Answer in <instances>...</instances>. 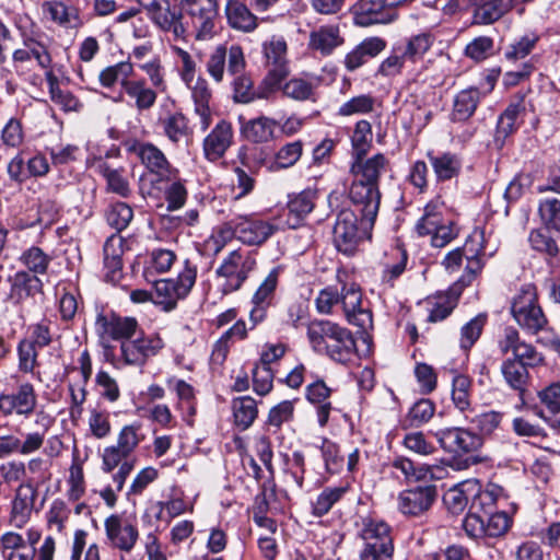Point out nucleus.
Masks as SVG:
<instances>
[{
    "label": "nucleus",
    "mask_w": 560,
    "mask_h": 560,
    "mask_svg": "<svg viewBox=\"0 0 560 560\" xmlns=\"http://www.w3.org/2000/svg\"><path fill=\"white\" fill-rule=\"evenodd\" d=\"M133 218L132 208L125 202H116L106 211L107 223L117 232L125 230Z\"/></svg>",
    "instance_id": "6e6d98bb"
},
{
    "label": "nucleus",
    "mask_w": 560,
    "mask_h": 560,
    "mask_svg": "<svg viewBox=\"0 0 560 560\" xmlns=\"http://www.w3.org/2000/svg\"><path fill=\"white\" fill-rule=\"evenodd\" d=\"M340 303L349 324L366 329L372 326V313L362 305V292L354 283H343L340 291Z\"/></svg>",
    "instance_id": "ddd939ff"
},
{
    "label": "nucleus",
    "mask_w": 560,
    "mask_h": 560,
    "mask_svg": "<svg viewBox=\"0 0 560 560\" xmlns=\"http://www.w3.org/2000/svg\"><path fill=\"white\" fill-rule=\"evenodd\" d=\"M538 214L542 224L548 230L560 233V200L557 198H545L538 203Z\"/></svg>",
    "instance_id": "864d4df0"
},
{
    "label": "nucleus",
    "mask_w": 560,
    "mask_h": 560,
    "mask_svg": "<svg viewBox=\"0 0 560 560\" xmlns=\"http://www.w3.org/2000/svg\"><path fill=\"white\" fill-rule=\"evenodd\" d=\"M125 96L131 107L138 113H143L150 110L155 105L158 92L148 85L145 79H136L133 75L118 96L114 98V102H122Z\"/></svg>",
    "instance_id": "f3484780"
},
{
    "label": "nucleus",
    "mask_w": 560,
    "mask_h": 560,
    "mask_svg": "<svg viewBox=\"0 0 560 560\" xmlns=\"http://www.w3.org/2000/svg\"><path fill=\"white\" fill-rule=\"evenodd\" d=\"M225 68L228 73L234 77L232 86L233 98L236 103L247 104L256 98H266L272 92L266 89L264 82L258 91H255L253 80L244 73L246 60L241 46L228 47L221 44L210 51L206 69L214 82L221 83L224 80Z\"/></svg>",
    "instance_id": "f03ea898"
},
{
    "label": "nucleus",
    "mask_w": 560,
    "mask_h": 560,
    "mask_svg": "<svg viewBox=\"0 0 560 560\" xmlns=\"http://www.w3.org/2000/svg\"><path fill=\"white\" fill-rule=\"evenodd\" d=\"M476 243L477 248H468L466 254L467 265L464 275L458 280V285L462 288L469 285L472 280L479 275L483 268L481 257L485 255L483 246V232L476 231L469 238V245Z\"/></svg>",
    "instance_id": "cd10ccee"
},
{
    "label": "nucleus",
    "mask_w": 560,
    "mask_h": 560,
    "mask_svg": "<svg viewBox=\"0 0 560 560\" xmlns=\"http://www.w3.org/2000/svg\"><path fill=\"white\" fill-rule=\"evenodd\" d=\"M486 317L478 315L466 323L460 329L459 347L464 351H468L480 338Z\"/></svg>",
    "instance_id": "680f3d73"
},
{
    "label": "nucleus",
    "mask_w": 560,
    "mask_h": 560,
    "mask_svg": "<svg viewBox=\"0 0 560 560\" xmlns=\"http://www.w3.org/2000/svg\"><path fill=\"white\" fill-rule=\"evenodd\" d=\"M481 100V93L477 88H468L459 91L453 102L452 120L465 121L476 112Z\"/></svg>",
    "instance_id": "72a5a7b5"
},
{
    "label": "nucleus",
    "mask_w": 560,
    "mask_h": 560,
    "mask_svg": "<svg viewBox=\"0 0 560 560\" xmlns=\"http://www.w3.org/2000/svg\"><path fill=\"white\" fill-rule=\"evenodd\" d=\"M441 447L455 454L470 453L481 446L479 435L460 428H447L433 432Z\"/></svg>",
    "instance_id": "2eb2a0df"
},
{
    "label": "nucleus",
    "mask_w": 560,
    "mask_h": 560,
    "mask_svg": "<svg viewBox=\"0 0 560 560\" xmlns=\"http://www.w3.org/2000/svg\"><path fill=\"white\" fill-rule=\"evenodd\" d=\"M180 12L183 21L188 23L187 33L191 32L197 40L211 39L215 34L219 20L217 0H173Z\"/></svg>",
    "instance_id": "7ed1b4c3"
},
{
    "label": "nucleus",
    "mask_w": 560,
    "mask_h": 560,
    "mask_svg": "<svg viewBox=\"0 0 560 560\" xmlns=\"http://www.w3.org/2000/svg\"><path fill=\"white\" fill-rule=\"evenodd\" d=\"M231 222L238 240L247 245H260L277 231L273 224L253 217H238Z\"/></svg>",
    "instance_id": "a211bd4d"
},
{
    "label": "nucleus",
    "mask_w": 560,
    "mask_h": 560,
    "mask_svg": "<svg viewBox=\"0 0 560 560\" xmlns=\"http://www.w3.org/2000/svg\"><path fill=\"white\" fill-rule=\"evenodd\" d=\"M466 488L472 490L469 510L486 515L491 514L495 508L497 501L503 495V488L489 483L485 489L476 480H467Z\"/></svg>",
    "instance_id": "412c9836"
},
{
    "label": "nucleus",
    "mask_w": 560,
    "mask_h": 560,
    "mask_svg": "<svg viewBox=\"0 0 560 560\" xmlns=\"http://www.w3.org/2000/svg\"><path fill=\"white\" fill-rule=\"evenodd\" d=\"M247 337V327L244 320H237L230 327L221 338L214 343L212 349V360L217 363H222L230 351L233 340H243Z\"/></svg>",
    "instance_id": "a19ab883"
},
{
    "label": "nucleus",
    "mask_w": 560,
    "mask_h": 560,
    "mask_svg": "<svg viewBox=\"0 0 560 560\" xmlns=\"http://www.w3.org/2000/svg\"><path fill=\"white\" fill-rule=\"evenodd\" d=\"M124 240L115 233L110 235L103 248L104 254V268L106 269V279L108 281H117L120 278L122 268V254H124Z\"/></svg>",
    "instance_id": "c756f323"
},
{
    "label": "nucleus",
    "mask_w": 560,
    "mask_h": 560,
    "mask_svg": "<svg viewBox=\"0 0 560 560\" xmlns=\"http://www.w3.org/2000/svg\"><path fill=\"white\" fill-rule=\"evenodd\" d=\"M375 98L370 94H360L340 105L337 114L342 117L365 115L374 110Z\"/></svg>",
    "instance_id": "3c124183"
},
{
    "label": "nucleus",
    "mask_w": 560,
    "mask_h": 560,
    "mask_svg": "<svg viewBox=\"0 0 560 560\" xmlns=\"http://www.w3.org/2000/svg\"><path fill=\"white\" fill-rule=\"evenodd\" d=\"M264 54L270 67L264 84L268 91H276L289 74L285 40L281 37H272L264 44Z\"/></svg>",
    "instance_id": "9b49d317"
},
{
    "label": "nucleus",
    "mask_w": 560,
    "mask_h": 560,
    "mask_svg": "<svg viewBox=\"0 0 560 560\" xmlns=\"http://www.w3.org/2000/svg\"><path fill=\"white\" fill-rule=\"evenodd\" d=\"M510 11L505 0H480L474 10V24L488 25L500 20Z\"/></svg>",
    "instance_id": "e433bc0d"
},
{
    "label": "nucleus",
    "mask_w": 560,
    "mask_h": 560,
    "mask_svg": "<svg viewBox=\"0 0 560 560\" xmlns=\"http://www.w3.org/2000/svg\"><path fill=\"white\" fill-rule=\"evenodd\" d=\"M124 463H133L135 459L131 455L119 448L116 444L109 445L104 448L102 454V469L105 472H110L115 468L120 467Z\"/></svg>",
    "instance_id": "0e129e2a"
},
{
    "label": "nucleus",
    "mask_w": 560,
    "mask_h": 560,
    "mask_svg": "<svg viewBox=\"0 0 560 560\" xmlns=\"http://www.w3.org/2000/svg\"><path fill=\"white\" fill-rule=\"evenodd\" d=\"M358 212L361 215L360 221L354 210L341 209L332 229L334 244L338 252L346 255H352L355 252L360 241L373 225V223L369 226L363 224L362 213Z\"/></svg>",
    "instance_id": "423d86ee"
},
{
    "label": "nucleus",
    "mask_w": 560,
    "mask_h": 560,
    "mask_svg": "<svg viewBox=\"0 0 560 560\" xmlns=\"http://www.w3.org/2000/svg\"><path fill=\"white\" fill-rule=\"evenodd\" d=\"M133 75V65L129 61H120L104 68L98 74V80L104 88H113L119 83L122 90Z\"/></svg>",
    "instance_id": "79ce46f5"
},
{
    "label": "nucleus",
    "mask_w": 560,
    "mask_h": 560,
    "mask_svg": "<svg viewBox=\"0 0 560 560\" xmlns=\"http://www.w3.org/2000/svg\"><path fill=\"white\" fill-rule=\"evenodd\" d=\"M36 498V489L30 485H21L18 490L15 498L12 502V510H11V523L15 527H23L31 515L34 501Z\"/></svg>",
    "instance_id": "c85d7f7f"
},
{
    "label": "nucleus",
    "mask_w": 560,
    "mask_h": 560,
    "mask_svg": "<svg viewBox=\"0 0 560 560\" xmlns=\"http://www.w3.org/2000/svg\"><path fill=\"white\" fill-rule=\"evenodd\" d=\"M322 354L337 363L351 362L357 357V343L352 332L340 326Z\"/></svg>",
    "instance_id": "4be33fe9"
},
{
    "label": "nucleus",
    "mask_w": 560,
    "mask_h": 560,
    "mask_svg": "<svg viewBox=\"0 0 560 560\" xmlns=\"http://www.w3.org/2000/svg\"><path fill=\"white\" fill-rule=\"evenodd\" d=\"M280 267H275L260 283L252 298V303H261V305H271L276 288L278 285Z\"/></svg>",
    "instance_id": "5fc2aeb1"
},
{
    "label": "nucleus",
    "mask_w": 560,
    "mask_h": 560,
    "mask_svg": "<svg viewBox=\"0 0 560 560\" xmlns=\"http://www.w3.org/2000/svg\"><path fill=\"white\" fill-rule=\"evenodd\" d=\"M197 269L186 261L184 269L176 279H161L154 283V303L170 312L175 308L177 301L184 299L196 282Z\"/></svg>",
    "instance_id": "0eeeda50"
},
{
    "label": "nucleus",
    "mask_w": 560,
    "mask_h": 560,
    "mask_svg": "<svg viewBox=\"0 0 560 560\" xmlns=\"http://www.w3.org/2000/svg\"><path fill=\"white\" fill-rule=\"evenodd\" d=\"M256 255L254 252L238 247L231 250L215 270L219 278L226 280L225 291L238 290L256 268Z\"/></svg>",
    "instance_id": "6e6552de"
},
{
    "label": "nucleus",
    "mask_w": 560,
    "mask_h": 560,
    "mask_svg": "<svg viewBox=\"0 0 560 560\" xmlns=\"http://www.w3.org/2000/svg\"><path fill=\"white\" fill-rule=\"evenodd\" d=\"M343 44L339 27L334 25L320 26L310 35V47L319 51L323 56H328L332 50Z\"/></svg>",
    "instance_id": "473e14b6"
},
{
    "label": "nucleus",
    "mask_w": 560,
    "mask_h": 560,
    "mask_svg": "<svg viewBox=\"0 0 560 560\" xmlns=\"http://www.w3.org/2000/svg\"><path fill=\"white\" fill-rule=\"evenodd\" d=\"M232 410L235 424L243 430L248 429L258 415L257 402L250 396L234 398Z\"/></svg>",
    "instance_id": "37998d69"
},
{
    "label": "nucleus",
    "mask_w": 560,
    "mask_h": 560,
    "mask_svg": "<svg viewBox=\"0 0 560 560\" xmlns=\"http://www.w3.org/2000/svg\"><path fill=\"white\" fill-rule=\"evenodd\" d=\"M233 130L230 122L221 120L203 140L205 156L209 161L221 159L232 143Z\"/></svg>",
    "instance_id": "5701e85b"
},
{
    "label": "nucleus",
    "mask_w": 560,
    "mask_h": 560,
    "mask_svg": "<svg viewBox=\"0 0 560 560\" xmlns=\"http://www.w3.org/2000/svg\"><path fill=\"white\" fill-rule=\"evenodd\" d=\"M164 348L158 334L137 335L120 343V358L126 365L142 366Z\"/></svg>",
    "instance_id": "1a4fd4ad"
},
{
    "label": "nucleus",
    "mask_w": 560,
    "mask_h": 560,
    "mask_svg": "<svg viewBox=\"0 0 560 560\" xmlns=\"http://www.w3.org/2000/svg\"><path fill=\"white\" fill-rule=\"evenodd\" d=\"M401 48L405 59L410 63L421 60L433 44V37L428 33L415 35L406 42L396 43Z\"/></svg>",
    "instance_id": "c03bdc74"
},
{
    "label": "nucleus",
    "mask_w": 560,
    "mask_h": 560,
    "mask_svg": "<svg viewBox=\"0 0 560 560\" xmlns=\"http://www.w3.org/2000/svg\"><path fill=\"white\" fill-rule=\"evenodd\" d=\"M315 207V192L303 190L290 198L288 202L287 225L290 229H296L302 221L313 211Z\"/></svg>",
    "instance_id": "2f4dec72"
},
{
    "label": "nucleus",
    "mask_w": 560,
    "mask_h": 560,
    "mask_svg": "<svg viewBox=\"0 0 560 560\" xmlns=\"http://www.w3.org/2000/svg\"><path fill=\"white\" fill-rule=\"evenodd\" d=\"M429 160L438 180H450L456 177L462 168L459 156L451 152L429 154Z\"/></svg>",
    "instance_id": "ea45409f"
},
{
    "label": "nucleus",
    "mask_w": 560,
    "mask_h": 560,
    "mask_svg": "<svg viewBox=\"0 0 560 560\" xmlns=\"http://www.w3.org/2000/svg\"><path fill=\"white\" fill-rule=\"evenodd\" d=\"M502 375L508 385L518 392H523L527 385L529 374L528 368L517 360L506 359L501 365Z\"/></svg>",
    "instance_id": "de8ad7c7"
},
{
    "label": "nucleus",
    "mask_w": 560,
    "mask_h": 560,
    "mask_svg": "<svg viewBox=\"0 0 560 560\" xmlns=\"http://www.w3.org/2000/svg\"><path fill=\"white\" fill-rule=\"evenodd\" d=\"M439 206L436 203H429L424 208L423 215L416 224L418 235H431L443 223Z\"/></svg>",
    "instance_id": "13d9d810"
},
{
    "label": "nucleus",
    "mask_w": 560,
    "mask_h": 560,
    "mask_svg": "<svg viewBox=\"0 0 560 560\" xmlns=\"http://www.w3.org/2000/svg\"><path fill=\"white\" fill-rule=\"evenodd\" d=\"M364 547L361 560H393L394 545L389 526L380 520H365L360 534Z\"/></svg>",
    "instance_id": "39448f33"
},
{
    "label": "nucleus",
    "mask_w": 560,
    "mask_h": 560,
    "mask_svg": "<svg viewBox=\"0 0 560 560\" xmlns=\"http://www.w3.org/2000/svg\"><path fill=\"white\" fill-rule=\"evenodd\" d=\"M303 144L300 140L284 144L276 154L272 170L289 168L301 158Z\"/></svg>",
    "instance_id": "e2e57ef3"
},
{
    "label": "nucleus",
    "mask_w": 560,
    "mask_h": 560,
    "mask_svg": "<svg viewBox=\"0 0 560 560\" xmlns=\"http://www.w3.org/2000/svg\"><path fill=\"white\" fill-rule=\"evenodd\" d=\"M21 261L30 271L44 275L48 268L50 258L39 247L33 246L22 254Z\"/></svg>",
    "instance_id": "69168bd1"
},
{
    "label": "nucleus",
    "mask_w": 560,
    "mask_h": 560,
    "mask_svg": "<svg viewBox=\"0 0 560 560\" xmlns=\"http://www.w3.org/2000/svg\"><path fill=\"white\" fill-rule=\"evenodd\" d=\"M138 155L147 170L159 180L170 179L172 167L164 153L152 143L140 144Z\"/></svg>",
    "instance_id": "a878e982"
},
{
    "label": "nucleus",
    "mask_w": 560,
    "mask_h": 560,
    "mask_svg": "<svg viewBox=\"0 0 560 560\" xmlns=\"http://www.w3.org/2000/svg\"><path fill=\"white\" fill-rule=\"evenodd\" d=\"M281 90L283 94L294 101H315L316 84L313 81L303 78H292L276 90Z\"/></svg>",
    "instance_id": "a18cd8bd"
},
{
    "label": "nucleus",
    "mask_w": 560,
    "mask_h": 560,
    "mask_svg": "<svg viewBox=\"0 0 560 560\" xmlns=\"http://www.w3.org/2000/svg\"><path fill=\"white\" fill-rule=\"evenodd\" d=\"M471 380L463 374H457L452 382V400L455 407L465 412L470 409Z\"/></svg>",
    "instance_id": "8fccbe9b"
},
{
    "label": "nucleus",
    "mask_w": 560,
    "mask_h": 560,
    "mask_svg": "<svg viewBox=\"0 0 560 560\" xmlns=\"http://www.w3.org/2000/svg\"><path fill=\"white\" fill-rule=\"evenodd\" d=\"M511 313L523 329L533 334L542 330L548 324L538 303L536 288L532 284L523 287L513 298Z\"/></svg>",
    "instance_id": "20e7f679"
},
{
    "label": "nucleus",
    "mask_w": 560,
    "mask_h": 560,
    "mask_svg": "<svg viewBox=\"0 0 560 560\" xmlns=\"http://www.w3.org/2000/svg\"><path fill=\"white\" fill-rule=\"evenodd\" d=\"M36 395L32 384H21L16 393L0 396V411L4 416L13 412L20 416L31 415L36 407Z\"/></svg>",
    "instance_id": "6ab92c4d"
},
{
    "label": "nucleus",
    "mask_w": 560,
    "mask_h": 560,
    "mask_svg": "<svg viewBox=\"0 0 560 560\" xmlns=\"http://www.w3.org/2000/svg\"><path fill=\"white\" fill-rule=\"evenodd\" d=\"M279 124L269 117L259 116L242 122V135L253 143H266L275 138V129Z\"/></svg>",
    "instance_id": "7c9ffc66"
},
{
    "label": "nucleus",
    "mask_w": 560,
    "mask_h": 560,
    "mask_svg": "<svg viewBox=\"0 0 560 560\" xmlns=\"http://www.w3.org/2000/svg\"><path fill=\"white\" fill-rule=\"evenodd\" d=\"M408 63L409 61L405 59L401 48L395 44L392 47L389 56L381 62L377 73L383 77L392 78L401 73L402 69Z\"/></svg>",
    "instance_id": "bf43d9fd"
},
{
    "label": "nucleus",
    "mask_w": 560,
    "mask_h": 560,
    "mask_svg": "<svg viewBox=\"0 0 560 560\" xmlns=\"http://www.w3.org/2000/svg\"><path fill=\"white\" fill-rule=\"evenodd\" d=\"M235 236L231 221L217 226L202 244L203 254L209 257L218 256Z\"/></svg>",
    "instance_id": "58836bf2"
},
{
    "label": "nucleus",
    "mask_w": 560,
    "mask_h": 560,
    "mask_svg": "<svg viewBox=\"0 0 560 560\" xmlns=\"http://www.w3.org/2000/svg\"><path fill=\"white\" fill-rule=\"evenodd\" d=\"M355 25L387 24L397 19L394 9H387L382 0H359L352 8Z\"/></svg>",
    "instance_id": "dca6fc26"
},
{
    "label": "nucleus",
    "mask_w": 560,
    "mask_h": 560,
    "mask_svg": "<svg viewBox=\"0 0 560 560\" xmlns=\"http://www.w3.org/2000/svg\"><path fill=\"white\" fill-rule=\"evenodd\" d=\"M435 406L430 399H420L410 408L407 420L411 427L427 423L434 415Z\"/></svg>",
    "instance_id": "774afa93"
},
{
    "label": "nucleus",
    "mask_w": 560,
    "mask_h": 560,
    "mask_svg": "<svg viewBox=\"0 0 560 560\" xmlns=\"http://www.w3.org/2000/svg\"><path fill=\"white\" fill-rule=\"evenodd\" d=\"M96 326L102 335H106L114 340H124L133 338L139 329L138 322L133 317H121L116 314H100L96 318Z\"/></svg>",
    "instance_id": "aec40b11"
},
{
    "label": "nucleus",
    "mask_w": 560,
    "mask_h": 560,
    "mask_svg": "<svg viewBox=\"0 0 560 560\" xmlns=\"http://www.w3.org/2000/svg\"><path fill=\"white\" fill-rule=\"evenodd\" d=\"M402 445L410 452L420 455L429 456L436 452L434 444L429 441L425 434L421 431H411L405 434Z\"/></svg>",
    "instance_id": "052dcab7"
},
{
    "label": "nucleus",
    "mask_w": 560,
    "mask_h": 560,
    "mask_svg": "<svg viewBox=\"0 0 560 560\" xmlns=\"http://www.w3.org/2000/svg\"><path fill=\"white\" fill-rule=\"evenodd\" d=\"M151 21L161 30L171 32L176 38H183L188 23L183 21L180 12L171 9L166 0H137Z\"/></svg>",
    "instance_id": "9d476101"
},
{
    "label": "nucleus",
    "mask_w": 560,
    "mask_h": 560,
    "mask_svg": "<svg viewBox=\"0 0 560 560\" xmlns=\"http://www.w3.org/2000/svg\"><path fill=\"white\" fill-rule=\"evenodd\" d=\"M386 48V40L373 36L363 39L345 57V67L348 71H354L363 66L369 59L375 58Z\"/></svg>",
    "instance_id": "393cba45"
},
{
    "label": "nucleus",
    "mask_w": 560,
    "mask_h": 560,
    "mask_svg": "<svg viewBox=\"0 0 560 560\" xmlns=\"http://www.w3.org/2000/svg\"><path fill=\"white\" fill-rule=\"evenodd\" d=\"M108 545L124 552H130L139 539L138 527L118 514H112L104 521Z\"/></svg>",
    "instance_id": "f8f14e48"
},
{
    "label": "nucleus",
    "mask_w": 560,
    "mask_h": 560,
    "mask_svg": "<svg viewBox=\"0 0 560 560\" xmlns=\"http://www.w3.org/2000/svg\"><path fill=\"white\" fill-rule=\"evenodd\" d=\"M351 142L353 158L365 156L372 143V126L368 120H359L355 124Z\"/></svg>",
    "instance_id": "603ef678"
},
{
    "label": "nucleus",
    "mask_w": 560,
    "mask_h": 560,
    "mask_svg": "<svg viewBox=\"0 0 560 560\" xmlns=\"http://www.w3.org/2000/svg\"><path fill=\"white\" fill-rule=\"evenodd\" d=\"M225 14L231 27L243 32H252L257 26V18L238 0H228Z\"/></svg>",
    "instance_id": "c9c22d12"
},
{
    "label": "nucleus",
    "mask_w": 560,
    "mask_h": 560,
    "mask_svg": "<svg viewBox=\"0 0 560 560\" xmlns=\"http://www.w3.org/2000/svg\"><path fill=\"white\" fill-rule=\"evenodd\" d=\"M438 497L434 485L417 486L404 490L397 499L398 510L408 516H419L427 512Z\"/></svg>",
    "instance_id": "4468645a"
},
{
    "label": "nucleus",
    "mask_w": 560,
    "mask_h": 560,
    "mask_svg": "<svg viewBox=\"0 0 560 560\" xmlns=\"http://www.w3.org/2000/svg\"><path fill=\"white\" fill-rule=\"evenodd\" d=\"M525 110L523 98L517 102L511 103L505 110L500 115L497 124L495 142L503 145L505 139L516 131V120L521 113Z\"/></svg>",
    "instance_id": "4c0bfd02"
},
{
    "label": "nucleus",
    "mask_w": 560,
    "mask_h": 560,
    "mask_svg": "<svg viewBox=\"0 0 560 560\" xmlns=\"http://www.w3.org/2000/svg\"><path fill=\"white\" fill-rule=\"evenodd\" d=\"M340 325L328 319H313L307 324L306 336L312 350L322 354Z\"/></svg>",
    "instance_id": "bb28decb"
},
{
    "label": "nucleus",
    "mask_w": 560,
    "mask_h": 560,
    "mask_svg": "<svg viewBox=\"0 0 560 560\" xmlns=\"http://www.w3.org/2000/svg\"><path fill=\"white\" fill-rule=\"evenodd\" d=\"M101 174L107 183V189L122 198H127L131 190L128 180L124 177L119 170L109 167L107 164L100 166Z\"/></svg>",
    "instance_id": "4d7b16f0"
},
{
    "label": "nucleus",
    "mask_w": 560,
    "mask_h": 560,
    "mask_svg": "<svg viewBox=\"0 0 560 560\" xmlns=\"http://www.w3.org/2000/svg\"><path fill=\"white\" fill-rule=\"evenodd\" d=\"M348 490V485L325 488L313 503V514L317 517L326 515Z\"/></svg>",
    "instance_id": "09e8293b"
},
{
    "label": "nucleus",
    "mask_w": 560,
    "mask_h": 560,
    "mask_svg": "<svg viewBox=\"0 0 560 560\" xmlns=\"http://www.w3.org/2000/svg\"><path fill=\"white\" fill-rule=\"evenodd\" d=\"M387 158L377 153L369 159L354 158L350 172L353 180L349 188V198L357 211L362 213L363 224L374 223L381 202L380 177L387 171Z\"/></svg>",
    "instance_id": "f257e3e1"
},
{
    "label": "nucleus",
    "mask_w": 560,
    "mask_h": 560,
    "mask_svg": "<svg viewBox=\"0 0 560 560\" xmlns=\"http://www.w3.org/2000/svg\"><path fill=\"white\" fill-rule=\"evenodd\" d=\"M538 398L545 409L535 408V415L551 428L560 429V383H551L539 390Z\"/></svg>",
    "instance_id": "b1692460"
},
{
    "label": "nucleus",
    "mask_w": 560,
    "mask_h": 560,
    "mask_svg": "<svg viewBox=\"0 0 560 560\" xmlns=\"http://www.w3.org/2000/svg\"><path fill=\"white\" fill-rule=\"evenodd\" d=\"M164 135L173 143H178L188 138L190 129L188 119L180 112L167 115L161 119Z\"/></svg>",
    "instance_id": "49530a36"
},
{
    "label": "nucleus",
    "mask_w": 560,
    "mask_h": 560,
    "mask_svg": "<svg viewBox=\"0 0 560 560\" xmlns=\"http://www.w3.org/2000/svg\"><path fill=\"white\" fill-rule=\"evenodd\" d=\"M538 39L536 34L524 35L508 47L504 54L505 58L513 61L525 58L535 48Z\"/></svg>",
    "instance_id": "338daca9"
},
{
    "label": "nucleus",
    "mask_w": 560,
    "mask_h": 560,
    "mask_svg": "<svg viewBox=\"0 0 560 560\" xmlns=\"http://www.w3.org/2000/svg\"><path fill=\"white\" fill-rule=\"evenodd\" d=\"M191 90V97L195 104V113L200 117L201 128L205 130L211 122L210 100L211 90L206 79L198 78L194 85H188Z\"/></svg>",
    "instance_id": "f704fd0d"
}]
</instances>
